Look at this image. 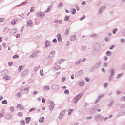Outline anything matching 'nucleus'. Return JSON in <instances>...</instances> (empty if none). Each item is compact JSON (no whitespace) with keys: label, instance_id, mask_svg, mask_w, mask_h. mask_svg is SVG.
<instances>
[{"label":"nucleus","instance_id":"f257e3e1","mask_svg":"<svg viewBox=\"0 0 125 125\" xmlns=\"http://www.w3.org/2000/svg\"><path fill=\"white\" fill-rule=\"evenodd\" d=\"M109 73L111 74L109 76V81H112L113 80V77H114V75H115V69L112 68L109 70Z\"/></svg>","mask_w":125,"mask_h":125},{"label":"nucleus","instance_id":"f03ea898","mask_svg":"<svg viewBox=\"0 0 125 125\" xmlns=\"http://www.w3.org/2000/svg\"><path fill=\"white\" fill-rule=\"evenodd\" d=\"M82 96H83V93H80V94H79L78 95H77L75 97V98L73 100L74 103H77V102H78V100H79V99H80V98H81L82 97Z\"/></svg>","mask_w":125,"mask_h":125},{"label":"nucleus","instance_id":"7ed1b4c3","mask_svg":"<svg viewBox=\"0 0 125 125\" xmlns=\"http://www.w3.org/2000/svg\"><path fill=\"white\" fill-rule=\"evenodd\" d=\"M48 104L49 105V108L50 110H53L55 106L54 103L51 101H49L48 102Z\"/></svg>","mask_w":125,"mask_h":125},{"label":"nucleus","instance_id":"20e7f679","mask_svg":"<svg viewBox=\"0 0 125 125\" xmlns=\"http://www.w3.org/2000/svg\"><path fill=\"white\" fill-rule=\"evenodd\" d=\"M37 15L39 17H40V18H42L43 17H44L45 14L44 13L38 12L37 13Z\"/></svg>","mask_w":125,"mask_h":125},{"label":"nucleus","instance_id":"39448f33","mask_svg":"<svg viewBox=\"0 0 125 125\" xmlns=\"http://www.w3.org/2000/svg\"><path fill=\"white\" fill-rule=\"evenodd\" d=\"M66 114V110H63L61 112L59 118V119H62L63 117H64V115Z\"/></svg>","mask_w":125,"mask_h":125},{"label":"nucleus","instance_id":"423d86ee","mask_svg":"<svg viewBox=\"0 0 125 125\" xmlns=\"http://www.w3.org/2000/svg\"><path fill=\"white\" fill-rule=\"evenodd\" d=\"M103 119L104 118L101 115H98L95 117V120H96V121H102Z\"/></svg>","mask_w":125,"mask_h":125},{"label":"nucleus","instance_id":"0eeeda50","mask_svg":"<svg viewBox=\"0 0 125 125\" xmlns=\"http://www.w3.org/2000/svg\"><path fill=\"white\" fill-rule=\"evenodd\" d=\"M100 48H101L100 44L95 45V50H97V51H99V50H100Z\"/></svg>","mask_w":125,"mask_h":125},{"label":"nucleus","instance_id":"6e6552de","mask_svg":"<svg viewBox=\"0 0 125 125\" xmlns=\"http://www.w3.org/2000/svg\"><path fill=\"white\" fill-rule=\"evenodd\" d=\"M54 54H55V51H52L49 53V56L51 58L54 57Z\"/></svg>","mask_w":125,"mask_h":125},{"label":"nucleus","instance_id":"1a4fd4ad","mask_svg":"<svg viewBox=\"0 0 125 125\" xmlns=\"http://www.w3.org/2000/svg\"><path fill=\"white\" fill-rule=\"evenodd\" d=\"M17 108H18V109H20V110L24 109V107H23V105L21 104H18L17 106Z\"/></svg>","mask_w":125,"mask_h":125},{"label":"nucleus","instance_id":"9d476101","mask_svg":"<svg viewBox=\"0 0 125 125\" xmlns=\"http://www.w3.org/2000/svg\"><path fill=\"white\" fill-rule=\"evenodd\" d=\"M54 23H56V24H62V21L60 20H56L54 21Z\"/></svg>","mask_w":125,"mask_h":125},{"label":"nucleus","instance_id":"9b49d317","mask_svg":"<svg viewBox=\"0 0 125 125\" xmlns=\"http://www.w3.org/2000/svg\"><path fill=\"white\" fill-rule=\"evenodd\" d=\"M33 25V21L31 20L27 22V26H29V27H32Z\"/></svg>","mask_w":125,"mask_h":125},{"label":"nucleus","instance_id":"f8f14e48","mask_svg":"<svg viewBox=\"0 0 125 125\" xmlns=\"http://www.w3.org/2000/svg\"><path fill=\"white\" fill-rule=\"evenodd\" d=\"M28 74V70H25L24 71H23V72L21 73V76L22 77H25V76Z\"/></svg>","mask_w":125,"mask_h":125},{"label":"nucleus","instance_id":"ddd939ff","mask_svg":"<svg viewBox=\"0 0 125 125\" xmlns=\"http://www.w3.org/2000/svg\"><path fill=\"white\" fill-rule=\"evenodd\" d=\"M12 117V115H11V114H8L6 116V119H7V120H10Z\"/></svg>","mask_w":125,"mask_h":125},{"label":"nucleus","instance_id":"4468645a","mask_svg":"<svg viewBox=\"0 0 125 125\" xmlns=\"http://www.w3.org/2000/svg\"><path fill=\"white\" fill-rule=\"evenodd\" d=\"M25 121H26V124H29V123H30V122L31 121V118H30V117H26L25 118Z\"/></svg>","mask_w":125,"mask_h":125},{"label":"nucleus","instance_id":"2eb2a0df","mask_svg":"<svg viewBox=\"0 0 125 125\" xmlns=\"http://www.w3.org/2000/svg\"><path fill=\"white\" fill-rule=\"evenodd\" d=\"M124 115H125V112L122 111L118 114V117H121L124 116Z\"/></svg>","mask_w":125,"mask_h":125},{"label":"nucleus","instance_id":"dca6fc26","mask_svg":"<svg viewBox=\"0 0 125 125\" xmlns=\"http://www.w3.org/2000/svg\"><path fill=\"white\" fill-rule=\"evenodd\" d=\"M64 61H65V59H62L61 60H59L58 62V63L59 64H62V63H63V62H64Z\"/></svg>","mask_w":125,"mask_h":125},{"label":"nucleus","instance_id":"f3484780","mask_svg":"<svg viewBox=\"0 0 125 125\" xmlns=\"http://www.w3.org/2000/svg\"><path fill=\"white\" fill-rule=\"evenodd\" d=\"M40 123H43L44 122V117L40 118L39 120Z\"/></svg>","mask_w":125,"mask_h":125},{"label":"nucleus","instance_id":"a211bd4d","mask_svg":"<svg viewBox=\"0 0 125 125\" xmlns=\"http://www.w3.org/2000/svg\"><path fill=\"white\" fill-rule=\"evenodd\" d=\"M39 53V51H37L36 52H34L31 55V57H34V56H36V55Z\"/></svg>","mask_w":125,"mask_h":125},{"label":"nucleus","instance_id":"6ab92c4d","mask_svg":"<svg viewBox=\"0 0 125 125\" xmlns=\"http://www.w3.org/2000/svg\"><path fill=\"white\" fill-rule=\"evenodd\" d=\"M101 63V61H99L98 62V63H97L96 64L95 68H98V67H99V66H100Z\"/></svg>","mask_w":125,"mask_h":125},{"label":"nucleus","instance_id":"aec40b11","mask_svg":"<svg viewBox=\"0 0 125 125\" xmlns=\"http://www.w3.org/2000/svg\"><path fill=\"white\" fill-rule=\"evenodd\" d=\"M17 21V20L13 19L11 21L12 25H15V24H16Z\"/></svg>","mask_w":125,"mask_h":125},{"label":"nucleus","instance_id":"412c9836","mask_svg":"<svg viewBox=\"0 0 125 125\" xmlns=\"http://www.w3.org/2000/svg\"><path fill=\"white\" fill-rule=\"evenodd\" d=\"M12 34H15L16 33H17V29L16 28H14L11 31Z\"/></svg>","mask_w":125,"mask_h":125},{"label":"nucleus","instance_id":"4be33fe9","mask_svg":"<svg viewBox=\"0 0 125 125\" xmlns=\"http://www.w3.org/2000/svg\"><path fill=\"white\" fill-rule=\"evenodd\" d=\"M58 40L59 42H61L62 39H61V35L60 34L57 35Z\"/></svg>","mask_w":125,"mask_h":125},{"label":"nucleus","instance_id":"5701e85b","mask_svg":"<svg viewBox=\"0 0 125 125\" xmlns=\"http://www.w3.org/2000/svg\"><path fill=\"white\" fill-rule=\"evenodd\" d=\"M3 79H4L6 80H10V77L7 75H5V76H4Z\"/></svg>","mask_w":125,"mask_h":125},{"label":"nucleus","instance_id":"b1692460","mask_svg":"<svg viewBox=\"0 0 125 125\" xmlns=\"http://www.w3.org/2000/svg\"><path fill=\"white\" fill-rule=\"evenodd\" d=\"M73 111H74V109H71V108L68 109V115H71V113H73Z\"/></svg>","mask_w":125,"mask_h":125},{"label":"nucleus","instance_id":"393cba45","mask_svg":"<svg viewBox=\"0 0 125 125\" xmlns=\"http://www.w3.org/2000/svg\"><path fill=\"white\" fill-rule=\"evenodd\" d=\"M106 8H107V6H106V5L102 6L101 7V10L103 11L105 10V9H106Z\"/></svg>","mask_w":125,"mask_h":125},{"label":"nucleus","instance_id":"a878e982","mask_svg":"<svg viewBox=\"0 0 125 125\" xmlns=\"http://www.w3.org/2000/svg\"><path fill=\"white\" fill-rule=\"evenodd\" d=\"M23 70V66H20L19 67L18 71L19 72H21Z\"/></svg>","mask_w":125,"mask_h":125},{"label":"nucleus","instance_id":"bb28decb","mask_svg":"<svg viewBox=\"0 0 125 125\" xmlns=\"http://www.w3.org/2000/svg\"><path fill=\"white\" fill-rule=\"evenodd\" d=\"M45 47H47V46H49V42L46 41L45 43Z\"/></svg>","mask_w":125,"mask_h":125},{"label":"nucleus","instance_id":"cd10ccee","mask_svg":"<svg viewBox=\"0 0 125 125\" xmlns=\"http://www.w3.org/2000/svg\"><path fill=\"white\" fill-rule=\"evenodd\" d=\"M80 86H83L84 85V82H82L79 83Z\"/></svg>","mask_w":125,"mask_h":125},{"label":"nucleus","instance_id":"c85d7f7f","mask_svg":"<svg viewBox=\"0 0 125 125\" xmlns=\"http://www.w3.org/2000/svg\"><path fill=\"white\" fill-rule=\"evenodd\" d=\"M40 75H41V76H42V77H43V76L44 75L43 74V70H40Z\"/></svg>","mask_w":125,"mask_h":125},{"label":"nucleus","instance_id":"c756f323","mask_svg":"<svg viewBox=\"0 0 125 125\" xmlns=\"http://www.w3.org/2000/svg\"><path fill=\"white\" fill-rule=\"evenodd\" d=\"M68 19H70V16H65V17L64 18L65 21H67V20H68Z\"/></svg>","mask_w":125,"mask_h":125},{"label":"nucleus","instance_id":"7c9ffc66","mask_svg":"<svg viewBox=\"0 0 125 125\" xmlns=\"http://www.w3.org/2000/svg\"><path fill=\"white\" fill-rule=\"evenodd\" d=\"M123 75L124 74L123 73L118 74V76L117 77V79H120V78H121V77H122V76H123Z\"/></svg>","mask_w":125,"mask_h":125},{"label":"nucleus","instance_id":"2f4dec72","mask_svg":"<svg viewBox=\"0 0 125 125\" xmlns=\"http://www.w3.org/2000/svg\"><path fill=\"white\" fill-rule=\"evenodd\" d=\"M106 54L107 55V56H111L112 55L111 54V51H108L107 52H106Z\"/></svg>","mask_w":125,"mask_h":125},{"label":"nucleus","instance_id":"473e14b6","mask_svg":"<svg viewBox=\"0 0 125 125\" xmlns=\"http://www.w3.org/2000/svg\"><path fill=\"white\" fill-rule=\"evenodd\" d=\"M102 12H103V10H102L101 8L98 10L99 14H102Z\"/></svg>","mask_w":125,"mask_h":125},{"label":"nucleus","instance_id":"72a5a7b5","mask_svg":"<svg viewBox=\"0 0 125 125\" xmlns=\"http://www.w3.org/2000/svg\"><path fill=\"white\" fill-rule=\"evenodd\" d=\"M113 104H114V101H111V103L108 104V107H111V106H113Z\"/></svg>","mask_w":125,"mask_h":125},{"label":"nucleus","instance_id":"f704fd0d","mask_svg":"<svg viewBox=\"0 0 125 125\" xmlns=\"http://www.w3.org/2000/svg\"><path fill=\"white\" fill-rule=\"evenodd\" d=\"M55 69L56 70H60V66H59V65H56L55 67Z\"/></svg>","mask_w":125,"mask_h":125},{"label":"nucleus","instance_id":"c9c22d12","mask_svg":"<svg viewBox=\"0 0 125 125\" xmlns=\"http://www.w3.org/2000/svg\"><path fill=\"white\" fill-rule=\"evenodd\" d=\"M70 39L71 41H75L76 40V36H71Z\"/></svg>","mask_w":125,"mask_h":125},{"label":"nucleus","instance_id":"e433bc0d","mask_svg":"<svg viewBox=\"0 0 125 125\" xmlns=\"http://www.w3.org/2000/svg\"><path fill=\"white\" fill-rule=\"evenodd\" d=\"M13 58H14V59L19 58V56H18V55H17V54L14 55L13 57Z\"/></svg>","mask_w":125,"mask_h":125},{"label":"nucleus","instance_id":"4c0bfd02","mask_svg":"<svg viewBox=\"0 0 125 125\" xmlns=\"http://www.w3.org/2000/svg\"><path fill=\"white\" fill-rule=\"evenodd\" d=\"M104 94H103L102 95H100L98 98H99V99H101V98H102V97H104Z\"/></svg>","mask_w":125,"mask_h":125},{"label":"nucleus","instance_id":"58836bf2","mask_svg":"<svg viewBox=\"0 0 125 125\" xmlns=\"http://www.w3.org/2000/svg\"><path fill=\"white\" fill-rule=\"evenodd\" d=\"M25 124H26V122H25V120L20 122V125H25Z\"/></svg>","mask_w":125,"mask_h":125},{"label":"nucleus","instance_id":"ea45409f","mask_svg":"<svg viewBox=\"0 0 125 125\" xmlns=\"http://www.w3.org/2000/svg\"><path fill=\"white\" fill-rule=\"evenodd\" d=\"M65 94H69L70 93V91H69V90H65L64 91Z\"/></svg>","mask_w":125,"mask_h":125},{"label":"nucleus","instance_id":"a19ab883","mask_svg":"<svg viewBox=\"0 0 125 125\" xmlns=\"http://www.w3.org/2000/svg\"><path fill=\"white\" fill-rule=\"evenodd\" d=\"M71 12H72V14H76V10H75V9H73L72 10Z\"/></svg>","mask_w":125,"mask_h":125},{"label":"nucleus","instance_id":"79ce46f5","mask_svg":"<svg viewBox=\"0 0 125 125\" xmlns=\"http://www.w3.org/2000/svg\"><path fill=\"white\" fill-rule=\"evenodd\" d=\"M117 32H118V29L117 28L114 29L113 31V33L116 34V33H117Z\"/></svg>","mask_w":125,"mask_h":125},{"label":"nucleus","instance_id":"37998d69","mask_svg":"<svg viewBox=\"0 0 125 125\" xmlns=\"http://www.w3.org/2000/svg\"><path fill=\"white\" fill-rule=\"evenodd\" d=\"M121 109H125V104H124L121 105L120 106Z\"/></svg>","mask_w":125,"mask_h":125},{"label":"nucleus","instance_id":"c03bdc74","mask_svg":"<svg viewBox=\"0 0 125 125\" xmlns=\"http://www.w3.org/2000/svg\"><path fill=\"white\" fill-rule=\"evenodd\" d=\"M44 88L45 90H49V87H48V86H45Z\"/></svg>","mask_w":125,"mask_h":125},{"label":"nucleus","instance_id":"a18cd8bd","mask_svg":"<svg viewBox=\"0 0 125 125\" xmlns=\"http://www.w3.org/2000/svg\"><path fill=\"white\" fill-rule=\"evenodd\" d=\"M18 116H19V117H22V116H23V114L21 112H19L18 113Z\"/></svg>","mask_w":125,"mask_h":125},{"label":"nucleus","instance_id":"49530a36","mask_svg":"<svg viewBox=\"0 0 125 125\" xmlns=\"http://www.w3.org/2000/svg\"><path fill=\"white\" fill-rule=\"evenodd\" d=\"M2 103L3 104H7V102L6 101V100H4V101H3L2 102Z\"/></svg>","mask_w":125,"mask_h":125},{"label":"nucleus","instance_id":"de8ad7c7","mask_svg":"<svg viewBox=\"0 0 125 125\" xmlns=\"http://www.w3.org/2000/svg\"><path fill=\"white\" fill-rule=\"evenodd\" d=\"M121 101H125V97H122L121 98Z\"/></svg>","mask_w":125,"mask_h":125},{"label":"nucleus","instance_id":"09e8293b","mask_svg":"<svg viewBox=\"0 0 125 125\" xmlns=\"http://www.w3.org/2000/svg\"><path fill=\"white\" fill-rule=\"evenodd\" d=\"M108 62H105V63H104V67H105V68H107V67H108Z\"/></svg>","mask_w":125,"mask_h":125},{"label":"nucleus","instance_id":"8fccbe9b","mask_svg":"<svg viewBox=\"0 0 125 125\" xmlns=\"http://www.w3.org/2000/svg\"><path fill=\"white\" fill-rule=\"evenodd\" d=\"M121 42L122 43H125V41L124 39H121Z\"/></svg>","mask_w":125,"mask_h":125},{"label":"nucleus","instance_id":"3c124183","mask_svg":"<svg viewBox=\"0 0 125 125\" xmlns=\"http://www.w3.org/2000/svg\"><path fill=\"white\" fill-rule=\"evenodd\" d=\"M108 85H109L108 83H104V86L105 88L107 87V86H108Z\"/></svg>","mask_w":125,"mask_h":125},{"label":"nucleus","instance_id":"603ef678","mask_svg":"<svg viewBox=\"0 0 125 125\" xmlns=\"http://www.w3.org/2000/svg\"><path fill=\"white\" fill-rule=\"evenodd\" d=\"M62 6H63V4H62V3H60L59 4L58 7H62Z\"/></svg>","mask_w":125,"mask_h":125},{"label":"nucleus","instance_id":"864d4df0","mask_svg":"<svg viewBox=\"0 0 125 125\" xmlns=\"http://www.w3.org/2000/svg\"><path fill=\"white\" fill-rule=\"evenodd\" d=\"M3 116H4V113H2L1 114H0V119L1 118H2V117H3Z\"/></svg>","mask_w":125,"mask_h":125},{"label":"nucleus","instance_id":"5fc2aeb1","mask_svg":"<svg viewBox=\"0 0 125 125\" xmlns=\"http://www.w3.org/2000/svg\"><path fill=\"white\" fill-rule=\"evenodd\" d=\"M85 18V16L84 15L81 18L80 20H83V19H84Z\"/></svg>","mask_w":125,"mask_h":125},{"label":"nucleus","instance_id":"6e6d98bb","mask_svg":"<svg viewBox=\"0 0 125 125\" xmlns=\"http://www.w3.org/2000/svg\"><path fill=\"white\" fill-rule=\"evenodd\" d=\"M49 11H50V8H48L47 10L45 11V12L47 13V12H49Z\"/></svg>","mask_w":125,"mask_h":125},{"label":"nucleus","instance_id":"4d7b16f0","mask_svg":"<svg viewBox=\"0 0 125 125\" xmlns=\"http://www.w3.org/2000/svg\"><path fill=\"white\" fill-rule=\"evenodd\" d=\"M100 100V99L98 98L96 100V101L95 102V103H98V102H99V101Z\"/></svg>","mask_w":125,"mask_h":125},{"label":"nucleus","instance_id":"13d9d810","mask_svg":"<svg viewBox=\"0 0 125 125\" xmlns=\"http://www.w3.org/2000/svg\"><path fill=\"white\" fill-rule=\"evenodd\" d=\"M85 80L86 82H89V78H88V77H85Z\"/></svg>","mask_w":125,"mask_h":125},{"label":"nucleus","instance_id":"bf43d9fd","mask_svg":"<svg viewBox=\"0 0 125 125\" xmlns=\"http://www.w3.org/2000/svg\"><path fill=\"white\" fill-rule=\"evenodd\" d=\"M21 95V93H20V92L18 93L17 94V97H20Z\"/></svg>","mask_w":125,"mask_h":125},{"label":"nucleus","instance_id":"052dcab7","mask_svg":"<svg viewBox=\"0 0 125 125\" xmlns=\"http://www.w3.org/2000/svg\"><path fill=\"white\" fill-rule=\"evenodd\" d=\"M79 75H82L83 74V70H80L78 72Z\"/></svg>","mask_w":125,"mask_h":125},{"label":"nucleus","instance_id":"680f3d73","mask_svg":"<svg viewBox=\"0 0 125 125\" xmlns=\"http://www.w3.org/2000/svg\"><path fill=\"white\" fill-rule=\"evenodd\" d=\"M42 103H45V99L44 98H42Z\"/></svg>","mask_w":125,"mask_h":125},{"label":"nucleus","instance_id":"e2e57ef3","mask_svg":"<svg viewBox=\"0 0 125 125\" xmlns=\"http://www.w3.org/2000/svg\"><path fill=\"white\" fill-rule=\"evenodd\" d=\"M9 66H12L13 65V63L12 62H10L8 63Z\"/></svg>","mask_w":125,"mask_h":125},{"label":"nucleus","instance_id":"0e129e2a","mask_svg":"<svg viewBox=\"0 0 125 125\" xmlns=\"http://www.w3.org/2000/svg\"><path fill=\"white\" fill-rule=\"evenodd\" d=\"M38 93V91H35L34 92H33V95H35V94H37Z\"/></svg>","mask_w":125,"mask_h":125},{"label":"nucleus","instance_id":"69168bd1","mask_svg":"<svg viewBox=\"0 0 125 125\" xmlns=\"http://www.w3.org/2000/svg\"><path fill=\"white\" fill-rule=\"evenodd\" d=\"M10 110L11 112H13L14 111V107H11Z\"/></svg>","mask_w":125,"mask_h":125},{"label":"nucleus","instance_id":"338daca9","mask_svg":"<svg viewBox=\"0 0 125 125\" xmlns=\"http://www.w3.org/2000/svg\"><path fill=\"white\" fill-rule=\"evenodd\" d=\"M84 4H86V2H85V1H83V2L82 3V5H84Z\"/></svg>","mask_w":125,"mask_h":125},{"label":"nucleus","instance_id":"774afa93","mask_svg":"<svg viewBox=\"0 0 125 125\" xmlns=\"http://www.w3.org/2000/svg\"><path fill=\"white\" fill-rule=\"evenodd\" d=\"M114 47H115V46L114 45H112L110 47V49H114Z\"/></svg>","mask_w":125,"mask_h":125}]
</instances>
